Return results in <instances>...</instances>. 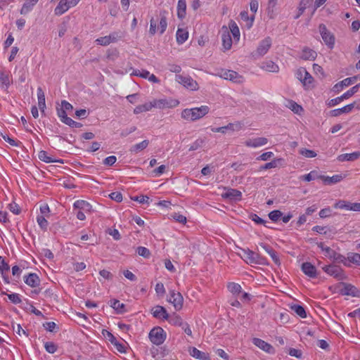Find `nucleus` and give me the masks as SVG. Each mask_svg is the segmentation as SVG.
<instances>
[{"mask_svg":"<svg viewBox=\"0 0 360 360\" xmlns=\"http://www.w3.org/2000/svg\"><path fill=\"white\" fill-rule=\"evenodd\" d=\"M109 197L112 200H113L117 202H120L122 200V195L120 192H118V191L111 193L109 195Z\"/></svg>","mask_w":360,"mask_h":360,"instance_id":"338daca9","label":"nucleus"},{"mask_svg":"<svg viewBox=\"0 0 360 360\" xmlns=\"http://www.w3.org/2000/svg\"><path fill=\"white\" fill-rule=\"evenodd\" d=\"M355 79H356L355 77H347V78L342 80L341 82L337 83L336 84H335L334 86L333 87V91L335 93H339L340 91H341L343 89V88L345 86H348L350 84H352L354 82Z\"/></svg>","mask_w":360,"mask_h":360,"instance_id":"a211bd4d","label":"nucleus"},{"mask_svg":"<svg viewBox=\"0 0 360 360\" xmlns=\"http://www.w3.org/2000/svg\"><path fill=\"white\" fill-rule=\"evenodd\" d=\"M172 217L174 220L181 224H184L186 223V217L182 214H180L179 213H174L173 214H172Z\"/></svg>","mask_w":360,"mask_h":360,"instance_id":"680f3d73","label":"nucleus"},{"mask_svg":"<svg viewBox=\"0 0 360 360\" xmlns=\"http://www.w3.org/2000/svg\"><path fill=\"white\" fill-rule=\"evenodd\" d=\"M343 287L340 290V292L342 295H350L352 297H358L359 290L354 285L342 283Z\"/></svg>","mask_w":360,"mask_h":360,"instance_id":"2eb2a0df","label":"nucleus"},{"mask_svg":"<svg viewBox=\"0 0 360 360\" xmlns=\"http://www.w3.org/2000/svg\"><path fill=\"white\" fill-rule=\"evenodd\" d=\"M46 351L50 354L55 353L58 349V346L53 342H46L44 344Z\"/></svg>","mask_w":360,"mask_h":360,"instance_id":"8fccbe9b","label":"nucleus"},{"mask_svg":"<svg viewBox=\"0 0 360 360\" xmlns=\"http://www.w3.org/2000/svg\"><path fill=\"white\" fill-rule=\"evenodd\" d=\"M153 316L157 319H163L167 320L169 319V314L167 312L165 307L158 305L152 309Z\"/></svg>","mask_w":360,"mask_h":360,"instance_id":"412c9836","label":"nucleus"},{"mask_svg":"<svg viewBox=\"0 0 360 360\" xmlns=\"http://www.w3.org/2000/svg\"><path fill=\"white\" fill-rule=\"evenodd\" d=\"M360 158V151H355L352 153H344L338 156V160L340 162L355 161Z\"/></svg>","mask_w":360,"mask_h":360,"instance_id":"4be33fe9","label":"nucleus"},{"mask_svg":"<svg viewBox=\"0 0 360 360\" xmlns=\"http://www.w3.org/2000/svg\"><path fill=\"white\" fill-rule=\"evenodd\" d=\"M124 37V32L122 31H116L110 33L108 36L101 37L96 39L97 44L101 46H108L111 43L117 42Z\"/></svg>","mask_w":360,"mask_h":360,"instance_id":"20e7f679","label":"nucleus"},{"mask_svg":"<svg viewBox=\"0 0 360 360\" xmlns=\"http://www.w3.org/2000/svg\"><path fill=\"white\" fill-rule=\"evenodd\" d=\"M221 41L222 45L225 51L231 49L232 46V39L230 34V32L227 27H222Z\"/></svg>","mask_w":360,"mask_h":360,"instance_id":"ddd939ff","label":"nucleus"},{"mask_svg":"<svg viewBox=\"0 0 360 360\" xmlns=\"http://www.w3.org/2000/svg\"><path fill=\"white\" fill-rule=\"evenodd\" d=\"M319 215L322 219L329 217L332 215V210L330 207L322 209L319 212Z\"/></svg>","mask_w":360,"mask_h":360,"instance_id":"13d9d810","label":"nucleus"},{"mask_svg":"<svg viewBox=\"0 0 360 360\" xmlns=\"http://www.w3.org/2000/svg\"><path fill=\"white\" fill-rule=\"evenodd\" d=\"M155 105L152 104L151 103L139 105L134 108V114H139L143 112L149 111Z\"/></svg>","mask_w":360,"mask_h":360,"instance_id":"79ce46f5","label":"nucleus"},{"mask_svg":"<svg viewBox=\"0 0 360 360\" xmlns=\"http://www.w3.org/2000/svg\"><path fill=\"white\" fill-rule=\"evenodd\" d=\"M282 162H283V160L282 158L274 159L272 161L267 162L265 165L261 166L259 167V171L269 169L271 168H275V167H278L279 165H281Z\"/></svg>","mask_w":360,"mask_h":360,"instance_id":"e433bc0d","label":"nucleus"},{"mask_svg":"<svg viewBox=\"0 0 360 360\" xmlns=\"http://www.w3.org/2000/svg\"><path fill=\"white\" fill-rule=\"evenodd\" d=\"M8 297L11 300V302H13V304H20L22 302L21 298L20 297L19 295L17 293L8 294Z\"/></svg>","mask_w":360,"mask_h":360,"instance_id":"bf43d9fd","label":"nucleus"},{"mask_svg":"<svg viewBox=\"0 0 360 360\" xmlns=\"http://www.w3.org/2000/svg\"><path fill=\"white\" fill-rule=\"evenodd\" d=\"M210 111L207 105H202L198 108H186L181 111L182 119L189 122H195L205 116Z\"/></svg>","mask_w":360,"mask_h":360,"instance_id":"f257e3e1","label":"nucleus"},{"mask_svg":"<svg viewBox=\"0 0 360 360\" xmlns=\"http://www.w3.org/2000/svg\"><path fill=\"white\" fill-rule=\"evenodd\" d=\"M344 178L345 176L342 174H335L333 175V176H328L325 175L316 176V179L321 180L324 185L329 186L340 182L342 180L344 179Z\"/></svg>","mask_w":360,"mask_h":360,"instance_id":"f8f14e48","label":"nucleus"},{"mask_svg":"<svg viewBox=\"0 0 360 360\" xmlns=\"http://www.w3.org/2000/svg\"><path fill=\"white\" fill-rule=\"evenodd\" d=\"M10 269V266L8 264V263H6L5 262V260L1 257H0V271L3 275V278L5 281L6 283H9V281H8V278L6 276H4V274L6 272H8Z\"/></svg>","mask_w":360,"mask_h":360,"instance_id":"a19ab883","label":"nucleus"},{"mask_svg":"<svg viewBox=\"0 0 360 360\" xmlns=\"http://www.w3.org/2000/svg\"><path fill=\"white\" fill-rule=\"evenodd\" d=\"M316 244L318 248H320V253L322 255L323 258H327L332 260V258L335 257V251L333 249L325 245L324 243L321 242L319 243H316Z\"/></svg>","mask_w":360,"mask_h":360,"instance_id":"dca6fc26","label":"nucleus"},{"mask_svg":"<svg viewBox=\"0 0 360 360\" xmlns=\"http://www.w3.org/2000/svg\"><path fill=\"white\" fill-rule=\"evenodd\" d=\"M25 283L30 287H37L40 283V280L36 274H29L24 277Z\"/></svg>","mask_w":360,"mask_h":360,"instance_id":"393cba45","label":"nucleus"},{"mask_svg":"<svg viewBox=\"0 0 360 360\" xmlns=\"http://www.w3.org/2000/svg\"><path fill=\"white\" fill-rule=\"evenodd\" d=\"M286 106L297 114H300V112L303 110V108L301 105H298L296 102L292 100L288 101V104Z\"/></svg>","mask_w":360,"mask_h":360,"instance_id":"37998d69","label":"nucleus"},{"mask_svg":"<svg viewBox=\"0 0 360 360\" xmlns=\"http://www.w3.org/2000/svg\"><path fill=\"white\" fill-rule=\"evenodd\" d=\"M227 288L229 290L234 294V295H238L241 292V286L238 283H229L227 285Z\"/></svg>","mask_w":360,"mask_h":360,"instance_id":"09e8293b","label":"nucleus"},{"mask_svg":"<svg viewBox=\"0 0 360 360\" xmlns=\"http://www.w3.org/2000/svg\"><path fill=\"white\" fill-rule=\"evenodd\" d=\"M102 334L103 335L108 338V340L112 343L113 344L114 342H115V341L117 340L116 338L109 331H108L107 330L105 329H103L102 330Z\"/></svg>","mask_w":360,"mask_h":360,"instance_id":"052dcab7","label":"nucleus"},{"mask_svg":"<svg viewBox=\"0 0 360 360\" xmlns=\"http://www.w3.org/2000/svg\"><path fill=\"white\" fill-rule=\"evenodd\" d=\"M176 41L179 44H182L184 43L188 37V32L184 29L179 28L176 31Z\"/></svg>","mask_w":360,"mask_h":360,"instance_id":"f704fd0d","label":"nucleus"},{"mask_svg":"<svg viewBox=\"0 0 360 360\" xmlns=\"http://www.w3.org/2000/svg\"><path fill=\"white\" fill-rule=\"evenodd\" d=\"M274 156V153L272 152H265L258 156L256 160H262V161H267L269 159H271Z\"/></svg>","mask_w":360,"mask_h":360,"instance_id":"e2e57ef3","label":"nucleus"},{"mask_svg":"<svg viewBox=\"0 0 360 360\" xmlns=\"http://www.w3.org/2000/svg\"><path fill=\"white\" fill-rule=\"evenodd\" d=\"M168 301L173 304L176 310H180L183 307L184 298L179 292H176L174 290H171Z\"/></svg>","mask_w":360,"mask_h":360,"instance_id":"9b49d317","label":"nucleus"},{"mask_svg":"<svg viewBox=\"0 0 360 360\" xmlns=\"http://www.w3.org/2000/svg\"><path fill=\"white\" fill-rule=\"evenodd\" d=\"M252 342L255 346H257L262 350H263L269 354H274L275 353V349L273 347V346L262 339H259L257 338H254L252 339Z\"/></svg>","mask_w":360,"mask_h":360,"instance_id":"4468645a","label":"nucleus"},{"mask_svg":"<svg viewBox=\"0 0 360 360\" xmlns=\"http://www.w3.org/2000/svg\"><path fill=\"white\" fill-rule=\"evenodd\" d=\"M165 333L164 330L160 327H155L153 328L149 333V338L150 341L156 345L162 344L165 340Z\"/></svg>","mask_w":360,"mask_h":360,"instance_id":"423d86ee","label":"nucleus"},{"mask_svg":"<svg viewBox=\"0 0 360 360\" xmlns=\"http://www.w3.org/2000/svg\"><path fill=\"white\" fill-rule=\"evenodd\" d=\"M320 35L323 43L329 49H333L335 46V37L324 24H320L319 26Z\"/></svg>","mask_w":360,"mask_h":360,"instance_id":"f03ea898","label":"nucleus"},{"mask_svg":"<svg viewBox=\"0 0 360 360\" xmlns=\"http://www.w3.org/2000/svg\"><path fill=\"white\" fill-rule=\"evenodd\" d=\"M80 0H60L58 6L54 9L56 15H61L70 8L75 6Z\"/></svg>","mask_w":360,"mask_h":360,"instance_id":"0eeeda50","label":"nucleus"},{"mask_svg":"<svg viewBox=\"0 0 360 360\" xmlns=\"http://www.w3.org/2000/svg\"><path fill=\"white\" fill-rule=\"evenodd\" d=\"M204 140L202 139H197L193 144L190 146L189 150H195L202 147L204 143Z\"/></svg>","mask_w":360,"mask_h":360,"instance_id":"4d7b16f0","label":"nucleus"},{"mask_svg":"<svg viewBox=\"0 0 360 360\" xmlns=\"http://www.w3.org/2000/svg\"><path fill=\"white\" fill-rule=\"evenodd\" d=\"M302 271L311 278H315V266L309 262H304L302 264Z\"/></svg>","mask_w":360,"mask_h":360,"instance_id":"473e14b6","label":"nucleus"},{"mask_svg":"<svg viewBox=\"0 0 360 360\" xmlns=\"http://www.w3.org/2000/svg\"><path fill=\"white\" fill-rule=\"evenodd\" d=\"M149 144V141L148 140H144L141 141V143H136L134 146H132L130 148V151L131 153H138L139 152L144 150L147 148V146Z\"/></svg>","mask_w":360,"mask_h":360,"instance_id":"58836bf2","label":"nucleus"},{"mask_svg":"<svg viewBox=\"0 0 360 360\" xmlns=\"http://www.w3.org/2000/svg\"><path fill=\"white\" fill-rule=\"evenodd\" d=\"M229 27L233 34L234 40L238 41L240 39V30L237 24L233 20H231L229 24Z\"/></svg>","mask_w":360,"mask_h":360,"instance_id":"ea45409f","label":"nucleus"},{"mask_svg":"<svg viewBox=\"0 0 360 360\" xmlns=\"http://www.w3.org/2000/svg\"><path fill=\"white\" fill-rule=\"evenodd\" d=\"M111 307L115 309L118 313H123L124 311L125 304L120 303L117 300H111Z\"/></svg>","mask_w":360,"mask_h":360,"instance_id":"a18cd8bd","label":"nucleus"},{"mask_svg":"<svg viewBox=\"0 0 360 360\" xmlns=\"http://www.w3.org/2000/svg\"><path fill=\"white\" fill-rule=\"evenodd\" d=\"M222 196L230 200H240L242 197V193L237 189L228 188L226 191L222 194Z\"/></svg>","mask_w":360,"mask_h":360,"instance_id":"5701e85b","label":"nucleus"},{"mask_svg":"<svg viewBox=\"0 0 360 360\" xmlns=\"http://www.w3.org/2000/svg\"><path fill=\"white\" fill-rule=\"evenodd\" d=\"M176 80L188 89L194 91L198 89V84L197 82L194 80L193 78H191L190 76L176 75Z\"/></svg>","mask_w":360,"mask_h":360,"instance_id":"9d476101","label":"nucleus"},{"mask_svg":"<svg viewBox=\"0 0 360 360\" xmlns=\"http://www.w3.org/2000/svg\"><path fill=\"white\" fill-rule=\"evenodd\" d=\"M330 341L329 340H316V345L323 349L326 352H329L330 350Z\"/></svg>","mask_w":360,"mask_h":360,"instance_id":"c03bdc74","label":"nucleus"},{"mask_svg":"<svg viewBox=\"0 0 360 360\" xmlns=\"http://www.w3.org/2000/svg\"><path fill=\"white\" fill-rule=\"evenodd\" d=\"M157 31H158L157 29V20L152 18L150 21L149 32L151 35H154Z\"/></svg>","mask_w":360,"mask_h":360,"instance_id":"0e129e2a","label":"nucleus"},{"mask_svg":"<svg viewBox=\"0 0 360 360\" xmlns=\"http://www.w3.org/2000/svg\"><path fill=\"white\" fill-rule=\"evenodd\" d=\"M244 252V260L248 264H260V265H266L267 264L266 259L260 255L248 249L243 250Z\"/></svg>","mask_w":360,"mask_h":360,"instance_id":"7ed1b4c3","label":"nucleus"},{"mask_svg":"<svg viewBox=\"0 0 360 360\" xmlns=\"http://www.w3.org/2000/svg\"><path fill=\"white\" fill-rule=\"evenodd\" d=\"M307 8H312V13L315 11V6H314V0H301L299 7L300 13L297 15V18L302 14Z\"/></svg>","mask_w":360,"mask_h":360,"instance_id":"c756f323","label":"nucleus"},{"mask_svg":"<svg viewBox=\"0 0 360 360\" xmlns=\"http://www.w3.org/2000/svg\"><path fill=\"white\" fill-rule=\"evenodd\" d=\"M348 259L350 262L360 265V254L359 253H352L348 256Z\"/></svg>","mask_w":360,"mask_h":360,"instance_id":"6e6d98bb","label":"nucleus"},{"mask_svg":"<svg viewBox=\"0 0 360 360\" xmlns=\"http://www.w3.org/2000/svg\"><path fill=\"white\" fill-rule=\"evenodd\" d=\"M11 84V77L8 72L0 70V85L8 88Z\"/></svg>","mask_w":360,"mask_h":360,"instance_id":"c9c22d12","label":"nucleus"},{"mask_svg":"<svg viewBox=\"0 0 360 360\" xmlns=\"http://www.w3.org/2000/svg\"><path fill=\"white\" fill-rule=\"evenodd\" d=\"M38 158L40 160L44 162H46V163H50V162H60V163H63V160L60 159V160H56V159H54L53 158L49 156L48 155V153L45 151V150H41L39 151V155H38Z\"/></svg>","mask_w":360,"mask_h":360,"instance_id":"7c9ffc66","label":"nucleus"},{"mask_svg":"<svg viewBox=\"0 0 360 360\" xmlns=\"http://www.w3.org/2000/svg\"><path fill=\"white\" fill-rule=\"evenodd\" d=\"M290 308H291L292 311L295 312L300 317L304 318L307 316L305 309L301 305L294 304V305L291 306Z\"/></svg>","mask_w":360,"mask_h":360,"instance_id":"de8ad7c7","label":"nucleus"},{"mask_svg":"<svg viewBox=\"0 0 360 360\" xmlns=\"http://www.w3.org/2000/svg\"><path fill=\"white\" fill-rule=\"evenodd\" d=\"M355 102L347 105L341 108H338L335 110H332L330 111V115L333 117H338L343 113H349L354 108Z\"/></svg>","mask_w":360,"mask_h":360,"instance_id":"6ab92c4d","label":"nucleus"},{"mask_svg":"<svg viewBox=\"0 0 360 360\" xmlns=\"http://www.w3.org/2000/svg\"><path fill=\"white\" fill-rule=\"evenodd\" d=\"M37 221L42 230L46 231L47 229L49 222L44 216H37Z\"/></svg>","mask_w":360,"mask_h":360,"instance_id":"603ef678","label":"nucleus"},{"mask_svg":"<svg viewBox=\"0 0 360 360\" xmlns=\"http://www.w3.org/2000/svg\"><path fill=\"white\" fill-rule=\"evenodd\" d=\"M167 320L170 323L174 326H181L184 325L182 319L179 315L175 314H174L172 316H169V319Z\"/></svg>","mask_w":360,"mask_h":360,"instance_id":"49530a36","label":"nucleus"},{"mask_svg":"<svg viewBox=\"0 0 360 360\" xmlns=\"http://www.w3.org/2000/svg\"><path fill=\"white\" fill-rule=\"evenodd\" d=\"M186 0H179L177 5V16L183 19L186 16Z\"/></svg>","mask_w":360,"mask_h":360,"instance_id":"4c0bfd02","label":"nucleus"},{"mask_svg":"<svg viewBox=\"0 0 360 360\" xmlns=\"http://www.w3.org/2000/svg\"><path fill=\"white\" fill-rule=\"evenodd\" d=\"M8 208L11 212L15 214H19L20 213V208L15 202H12L8 205Z\"/></svg>","mask_w":360,"mask_h":360,"instance_id":"774afa93","label":"nucleus"},{"mask_svg":"<svg viewBox=\"0 0 360 360\" xmlns=\"http://www.w3.org/2000/svg\"><path fill=\"white\" fill-rule=\"evenodd\" d=\"M74 209L83 210L85 212H90L91 205L86 201L82 200H78L74 202Z\"/></svg>","mask_w":360,"mask_h":360,"instance_id":"2f4dec72","label":"nucleus"},{"mask_svg":"<svg viewBox=\"0 0 360 360\" xmlns=\"http://www.w3.org/2000/svg\"><path fill=\"white\" fill-rule=\"evenodd\" d=\"M260 246L271 256L276 264H281L279 257L277 255V252L271 246L265 243H261Z\"/></svg>","mask_w":360,"mask_h":360,"instance_id":"bb28decb","label":"nucleus"},{"mask_svg":"<svg viewBox=\"0 0 360 360\" xmlns=\"http://www.w3.org/2000/svg\"><path fill=\"white\" fill-rule=\"evenodd\" d=\"M271 46V39L269 37H266L260 41L257 50L252 53L254 58H257L265 55Z\"/></svg>","mask_w":360,"mask_h":360,"instance_id":"6e6552de","label":"nucleus"},{"mask_svg":"<svg viewBox=\"0 0 360 360\" xmlns=\"http://www.w3.org/2000/svg\"><path fill=\"white\" fill-rule=\"evenodd\" d=\"M168 14V12L165 10H162L160 11L159 13V18H160V25L158 27V30H159V32L160 34H162L167 27V15Z\"/></svg>","mask_w":360,"mask_h":360,"instance_id":"aec40b11","label":"nucleus"},{"mask_svg":"<svg viewBox=\"0 0 360 360\" xmlns=\"http://www.w3.org/2000/svg\"><path fill=\"white\" fill-rule=\"evenodd\" d=\"M261 68L271 72H278L279 71V67L272 60H266L262 63L260 65Z\"/></svg>","mask_w":360,"mask_h":360,"instance_id":"cd10ccee","label":"nucleus"},{"mask_svg":"<svg viewBox=\"0 0 360 360\" xmlns=\"http://www.w3.org/2000/svg\"><path fill=\"white\" fill-rule=\"evenodd\" d=\"M224 77L226 79H229L236 83H241L243 82V77L233 70L225 71Z\"/></svg>","mask_w":360,"mask_h":360,"instance_id":"a878e982","label":"nucleus"},{"mask_svg":"<svg viewBox=\"0 0 360 360\" xmlns=\"http://www.w3.org/2000/svg\"><path fill=\"white\" fill-rule=\"evenodd\" d=\"M296 77L302 83L306 89L312 86L314 77L307 71L304 68H300L296 72Z\"/></svg>","mask_w":360,"mask_h":360,"instance_id":"39448f33","label":"nucleus"},{"mask_svg":"<svg viewBox=\"0 0 360 360\" xmlns=\"http://www.w3.org/2000/svg\"><path fill=\"white\" fill-rule=\"evenodd\" d=\"M226 128V131L228 129L235 131V130H240L242 128V124L240 122H236V123H229L226 126H225Z\"/></svg>","mask_w":360,"mask_h":360,"instance_id":"69168bd1","label":"nucleus"},{"mask_svg":"<svg viewBox=\"0 0 360 360\" xmlns=\"http://www.w3.org/2000/svg\"><path fill=\"white\" fill-rule=\"evenodd\" d=\"M268 139L264 137H258L255 139H248L245 142V145L248 147L257 148L266 145Z\"/></svg>","mask_w":360,"mask_h":360,"instance_id":"f3484780","label":"nucleus"},{"mask_svg":"<svg viewBox=\"0 0 360 360\" xmlns=\"http://www.w3.org/2000/svg\"><path fill=\"white\" fill-rule=\"evenodd\" d=\"M282 216V212L280 210H274L269 214V217L273 221H277Z\"/></svg>","mask_w":360,"mask_h":360,"instance_id":"5fc2aeb1","label":"nucleus"},{"mask_svg":"<svg viewBox=\"0 0 360 360\" xmlns=\"http://www.w3.org/2000/svg\"><path fill=\"white\" fill-rule=\"evenodd\" d=\"M38 2V0H25L21 9L20 13L22 15H26L34 7V6Z\"/></svg>","mask_w":360,"mask_h":360,"instance_id":"72a5a7b5","label":"nucleus"},{"mask_svg":"<svg viewBox=\"0 0 360 360\" xmlns=\"http://www.w3.org/2000/svg\"><path fill=\"white\" fill-rule=\"evenodd\" d=\"M136 252L140 255L145 258H148L150 256V250L145 247H138L136 250Z\"/></svg>","mask_w":360,"mask_h":360,"instance_id":"864d4df0","label":"nucleus"},{"mask_svg":"<svg viewBox=\"0 0 360 360\" xmlns=\"http://www.w3.org/2000/svg\"><path fill=\"white\" fill-rule=\"evenodd\" d=\"M189 354L191 356L199 360H210L207 353L201 352L195 347L189 348Z\"/></svg>","mask_w":360,"mask_h":360,"instance_id":"b1692460","label":"nucleus"},{"mask_svg":"<svg viewBox=\"0 0 360 360\" xmlns=\"http://www.w3.org/2000/svg\"><path fill=\"white\" fill-rule=\"evenodd\" d=\"M323 269L328 274L333 276L335 278H336L338 281H343V280L346 279V278H347L344 271L339 266H336V265L325 266L323 267Z\"/></svg>","mask_w":360,"mask_h":360,"instance_id":"1a4fd4ad","label":"nucleus"},{"mask_svg":"<svg viewBox=\"0 0 360 360\" xmlns=\"http://www.w3.org/2000/svg\"><path fill=\"white\" fill-rule=\"evenodd\" d=\"M351 202L345 201V200H339L337 202L334 207L338 209H345L347 210H350Z\"/></svg>","mask_w":360,"mask_h":360,"instance_id":"3c124183","label":"nucleus"},{"mask_svg":"<svg viewBox=\"0 0 360 360\" xmlns=\"http://www.w3.org/2000/svg\"><path fill=\"white\" fill-rule=\"evenodd\" d=\"M38 106L41 114L44 113L46 108L45 95L41 87L37 88Z\"/></svg>","mask_w":360,"mask_h":360,"instance_id":"c85d7f7f","label":"nucleus"}]
</instances>
